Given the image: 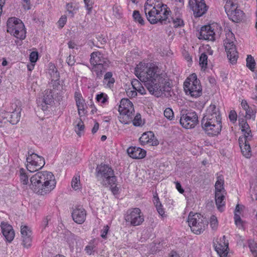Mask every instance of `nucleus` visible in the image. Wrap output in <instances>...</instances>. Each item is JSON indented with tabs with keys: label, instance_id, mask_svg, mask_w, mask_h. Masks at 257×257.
<instances>
[{
	"label": "nucleus",
	"instance_id": "nucleus-1",
	"mask_svg": "<svg viewBox=\"0 0 257 257\" xmlns=\"http://www.w3.org/2000/svg\"><path fill=\"white\" fill-rule=\"evenodd\" d=\"M139 69V67L137 68ZM137 73L139 71L136 69ZM138 78L144 84L150 93L159 97L164 92L169 91L170 83L168 81L166 74L161 72L158 67L155 65H151L147 71H140Z\"/></svg>",
	"mask_w": 257,
	"mask_h": 257
},
{
	"label": "nucleus",
	"instance_id": "nucleus-2",
	"mask_svg": "<svg viewBox=\"0 0 257 257\" xmlns=\"http://www.w3.org/2000/svg\"><path fill=\"white\" fill-rule=\"evenodd\" d=\"M144 11L148 20L152 24L158 22L166 24L171 13L167 6L159 0H147L144 6Z\"/></svg>",
	"mask_w": 257,
	"mask_h": 257
},
{
	"label": "nucleus",
	"instance_id": "nucleus-3",
	"mask_svg": "<svg viewBox=\"0 0 257 257\" xmlns=\"http://www.w3.org/2000/svg\"><path fill=\"white\" fill-rule=\"evenodd\" d=\"M30 188L39 194L44 195L50 193L56 187L55 176L50 172H39L30 179Z\"/></svg>",
	"mask_w": 257,
	"mask_h": 257
},
{
	"label": "nucleus",
	"instance_id": "nucleus-4",
	"mask_svg": "<svg viewBox=\"0 0 257 257\" xmlns=\"http://www.w3.org/2000/svg\"><path fill=\"white\" fill-rule=\"evenodd\" d=\"M90 63L92 66L91 71L95 73L98 78L100 79L109 67L110 62L99 51H95L91 54Z\"/></svg>",
	"mask_w": 257,
	"mask_h": 257
},
{
	"label": "nucleus",
	"instance_id": "nucleus-5",
	"mask_svg": "<svg viewBox=\"0 0 257 257\" xmlns=\"http://www.w3.org/2000/svg\"><path fill=\"white\" fill-rule=\"evenodd\" d=\"M7 32L17 39L24 40L26 38V31L22 21L16 18H9L7 23Z\"/></svg>",
	"mask_w": 257,
	"mask_h": 257
},
{
	"label": "nucleus",
	"instance_id": "nucleus-6",
	"mask_svg": "<svg viewBox=\"0 0 257 257\" xmlns=\"http://www.w3.org/2000/svg\"><path fill=\"white\" fill-rule=\"evenodd\" d=\"M188 225L192 232L200 234L208 226V222L200 214L190 212L188 217Z\"/></svg>",
	"mask_w": 257,
	"mask_h": 257
},
{
	"label": "nucleus",
	"instance_id": "nucleus-7",
	"mask_svg": "<svg viewBox=\"0 0 257 257\" xmlns=\"http://www.w3.org/2000/svg\"><path fill=\"white\" fill-rule=\"evenodd\" d=\"M118 111L120 113L119 120L121 123L127 124L132 121L135 111L133 104L129 99L123 98L121 100Z\"/></svg>",
	"mask_w": 257,
	"mask_h": 257
},
{
	"label": "nucleus",
	"instance_id": "nucleus-8",
	"mask_svg": "<svg viewBox=\"0 0 257 257\" xmlns=\"http://www.w3.org/2000/svg\"><path fill=\"white\" fill-rule=\"evenodd\" d=\"M96 177L102 180L104 185H109L111 187L115 185L116 181L113 171L108 165L101 164L96 169Z\"/></svg>",
	"mask_w": 257,
	"mask_h": 257
},
{
	"label": "nucleus",
	"instance_id": "nucleus-9",
	"mask_svg": "<svg viewBox=\"0 0 257 257\" xmlns=\"http://www.w3.org/2000/svg\"><path fill=\"white\" fill-rule=\"evenodd\" d=\"M184 89L185 92L192 97H197L201 95V86L195 74H192L185 80L184 83Z\"/></svg>",
	"mask_w": 257,
	"mask_h": 257
},
{
	"label": "nucleus",
	"instance_id": "nucleus-10",
	"mask_svg": "<svg viewBox=\"0 0 257 257\" xmlns=\"http://www.w3.org/2000/svg\"><path fill=\"white\" fill-rule=\"evenodd\" d=\"M226 38L224 40V46L227 55L230 63H236L238 58V53L234 45L235 37L234 34L230 31L226 33Z\"/></svg>",
	"mask_w": 257,
	"mask_h": 257
},
{
	"label": "nucleus",
	"instance_id": "nucleus-11",
	"mask_svg": "<svg viewBox=\"0 0 257 257\" xmlns=\"http://www.w3.org/2000/svg\"><path fill=\"white\" fill-rule=\"evenodd\" d=\"M224 9L229 19L233 22L238 23L243 20L244 13L240 9H237V5L232 0H227Z\"/></svg>",
	"mask_w": 257,
	"mask_h": 257
},
{
	"label": "nucleus",
	"instance_id": "nucleus-12",
	"mask_svg": "<svg viewBox=\"0 0 257 257\" xmlns=\"http://www.w3.org/2000/svg\"><path fill=\"white\" fill-rule=\"evenodd\" d=\"M202 128L205 133L209 136H216L221 130V121L202 118L201 120Z\"/></svg>",
	"mask_w": 257,
	"mask_h": 257
},
{
	"label": "nucleus",
	"instance_id": "nucleus-13",
	"mask_svg": "<svg viewBox=\"0 0 257 257\" xmlns=\"http://www.w3.org/2000/svg\"><path fill=\"white\" fill-rule=\"evenodd\" d=\"M180 123L186 129L193 128L198 123V115L194 111L186 112L182 110L180 113Z\"/></svg>",
	"mask_w": 257,
	"mask_h": 257
},
{
	"label": "nucleus",
	"instance_id": "nucleus-14",
	"mask_svg": "<svg viewBox=\"0 0 257 257\" xmlns=\"http://www.w3.org/2000/svg\"><path fill=\"white\" fill-rule=\"evenodd\" d=\"M27 169L30 172H34L41 169L45 165L44 159L37 154L28 152L27 157Z\"/></svg>",
	"mask_w": 257,
	"mask_h": 257
},
{
	"label": "nucleus",
	"instance_id": "nucleus-15",
	"mask_svg": "<svg viewBox=\"0 0 257 257\" xmlns=\"http://www.w3.org/2000/svg\"><path fill=\"white\" fill-rule=\"evenodd\" d=\"M124 218L126 222H128L131 225L134 226L140 225L144 221V215L138 208L128 210Z\"/></svg>",
	"mask_w": 257,
	"mask_h": 257
},
{
	"label": "nucleus",
	"instance_id": "nucleus-16",
	"mask_svg": "<svg viewBox=\"0 0 257 257\" xmlns=\"http://www.w3.org/2000/svg\"><path fill=\"white\" fill-rule=\"evenodd\" d=\"M218 26L217 24H212L201 28L198 38L209 41H214L216 33H219Z\"/></svg>",
	"mask_w": 257,
	"mask_h": 257
},
{
	"label": "nucleus",
	"instance_id": "nucleus-17",
	"mask_svg": "<svg viewBox=\"0 0 257 257\" xmlns=\"http://www.w3.org/2000/svg\"><path fill=\"white\" fill-rule=\"evenodd\" d=\"M189 6L196 17H200L207 11L204 0H189Z\"/></svg>",
	"mask_w": 257,
	"mask_h": 257
},
{
	"label": "nucleus",
	"instance_id": "nucleus-18",
	"mask_svg": "<svg viewBox=\"0 0 257 257\" xmlns=\"http://www.w3.org/2000/svg\"><path fill=\"white\" fill-rule=\"evenodd\" d=\"M54 92L52 90L47 89L43 93V97H40L38 99V104L41 107L42 109L45 110L47 108V105H50L53 102V95Z\"/></svg>",
	"mask_w": 257,
	"mask_h": 257
},
{
	"label": "nucleus",
	"instance_id": "nucleus-19",
	"mask_svg": "<svg viewBox=\"0 0 257 257\" xmlns=\"http://www.w3.org/2000/svg\"><path fill=\"white\" fill-rule=\"evenodd\" d=\"M215 250L220 257H226L228 253V242L226 241L225 236L224 235L220 238L219 241L214 243Z\"/></svg>",
	"mask_w": 257,
	"mask_h": 257
},
{
	"label": "nucleus",
	"instance_id": "nucleus-20",
	"mask_svg": "<svg viewBox=\"0 0 257 257\" xmlns=\"http://www.w3.org/2000/svg\"><path fill=\"white\" fill-rule=\"evenodd\" d=\"M203 118L210 120L214 119H216V120H221V116L219 108L214 104L210 105L209 106L207 107L206 113Z\"/></svg>",
	"mask_w": 257,
	"mask_h": 257
},
{
	"label": "nucleus",
	"instance_id": "nucleus-21",
	"mask_svg": "<svg viewBox=\"0 0 257 257\" xmlns=\"http://www.w3.org/2000/svg\"><path fill=\"white\" fill-rule=\"evenodd\" d=\"M178 8L174 10V14L171 16L170 13L169 19L167 20V23H171V20L174 28H180L184 25V21L182 18L181 14Z\"/></svg>",
	"mask_w": 257,
	"mask_h": 257
},
{
	"label": "nucleus",
	"instance_id": "nucleus-22",
	"mask_svg": "<svg viewBox=\"0 0 257 257\" xmlns=\"http://www.w3.org/2000/svg\"><path fill=\"white\" fill-rule=\"evenodd\" d=\"M86 213L82 207H76L72 213L73 220L78 224H82L85 220Z\"/></svg>",
	"mask_w": 257,
	"mask_h": 257
},
{
	"label": "nucleus",
	"instance_id": "nucleus-23",
	"mask_svg": "<svg viewBox=\"0 0 257 257\" xmlns=\"http://www.w3.org/2000/svg\"><path fill=\"white\" fill-rule=\"evenodd\" d=\"M251 140L245 139L244 137H239L238 143L242 155L246 158H249L251 156V148L248 143Z\"/></svg>",
	"mask_w": 257,
	"mask_h": 257
},
{
	"label": "nucleus",
	"instance_id": "nucleus-24",
	"mask_svg": "<svg viewBox=\"0 0 257 257\" xmlns=\"http://www.w3.org/2000/svg\"><path fill=\"white\" fill-rule=\"evenodd\" d=\"M140 141L143 145L150 144L151 146H156L159 144L158 141L154 139V135L152 132L144 133L140 137Z\"/></svg>",
	"mask_w": 257,
	"mask_h": 257
},
{
	"label": "nucleus",
	"instance_id": "nucleus-25",
	"mask_svg": "<svg viewBox=\"0 0 257 257\" xmlns=\"http://www.w3.org/2000/svg\"><path fill=\"white\" fill-rule=\"evenodd\" d=\"M2 232L6 239L9 242H11L14 238L15 232L13 227L5 222H2L1 224Z\"/></svg>",
	"mask_w": 257,
	"mask_h": 257
},
{
	"label": "nucleus",
	"instance_id": "nucleus-26",
	"mask_svg": "<svg viewBox=\"0 0 257 257\" xmlns=\"http://www.w3.org/2000/svg\"><path fill=\"white\" fill-rule=\"evenodd\" d=\"M21 232L24 246L26 247H29L31 246L32 241L31 230L28 226L24 225L21 226Z\"/></svg>",
	"mask_w": 257,
	"mask_h": 257
},
{
	"label": "nucleus",
	"instance_id": "nucleus-27",
	"mask_svg": "<svg viewBox=\"0 0 257 257\" xmlns=\"http://www.w3.org/2000/svg\"><path fill=\"white\" fill-rule=\"evenodd\" d=\"M128 155L133 159H140L144 158L146 155V152L139 147H130L127 150Z\"/></svg>",
	"mask_w": 257,
	"mask_h": 257
},
{
	"label": "nucleus",
	"instance_id": "nucleus-28",
	"mask_svg": "<svg viewBox=\"0 0 257 257\" xmlns=\"http://www.w3.org/2000/svg\"><path fill=\"white\" fill-rule=\"evenodd\" d=\"M74 97L76 104L78 109V114L80 116H83L86 112L85 108V101L79 92H76L75 93Z\"/></svg>",
	"mask_w": 257,
	"mask_h": 257
},
{
	"label": "nucleus",
	"instance_id": "nucleus-29",
	"mask_svg": "<svg viewBox=\"0 0 257 257\" xmlns=\"http://www.w3.org/2000/svg\"><path fill=\"white\" fill-rule=\"evenodd\" d=\"M239 126L241 132L243 133V136L246 139L251 140L252 136L248 124L246 121L242 120L239 122Z\"/></svg>",
	"mask_w": 257,
	"mask_h": 257
},
{
	"label": "nucleus",
	"instance_id": "nucleus-30",
	"mask_svg": "<svg viewBox=\"0 0 257 257\" xmlns=\"http://www.w3.org/2000/svg\"><path fill=\"white\" fill-rule=\"evenodd\" d=\"M14 110L11 113L10 119L9 121L12 124H17L20 120L21 108L18 107L16 104L14 105Z\"/></svg>",
	"mask_w": 257,
	"mask_h": 257
},
{
	"label": "nucleus",
	"instance_id": "nucleus-31",
	"mask_svg": "<svg viewBox=\"0 0 257 257\" xmlns=\"http://www.w3.org/2000/svg\"><path fill=\"white\" fill-rule=\"evenodd\" d=\"M224 192L217 191L215 192V202L216 205L219 210L222 211L221 208L224 206L225 202L224 201L225 196L223 194Z\"/></svg>",
	"mask_w": 257,
	"mask_h": 257
},
{
	"label": "nucleus",
	"instance_id": "nucleus-32",
	"mask_svg": "<svg viewBox=\"0 0 257 257\" xmlns=\"http://www.w3.org/2000/svg\"><path fill=\"white\" fill-rule=\"evenodd\" d=\"M51 84H52L53 89L51 90H52L53 92H54V94L61 96L64 93V89L63 86L60 84L58 79L51 80Z\"/></svg>",
	"mask_w": 257,
	"mask_h": 257
},
{
	"label": "nucleus",
	"instance_id": "nucleus-33",
	"mask_svg": "<svg viewBox=\"0 0 257 257\" xmlns=\"http://www.w3.org/2000/svg\"><path fill=\"white\" fill-rule=\"evenodd\" d=\"M114 82L115 80L112 77V73L111 72H106L104 76L103 83L107 87L111 88L113 86Z\"/></svg>",
	"mask_w": 257,
	"mask_h": 257
},
{
	"label": "nucleus",
	"instance_id": "nucleus-34",
	"mask_svg": "<svg viewBox=\"0 0 257 257\" xmlns=\"http://www.w3.org/2000/svg\"><path fill=\"white\" fill-rule=\"evenodd\" d=\"M133 89H135L141 95L146 94V90L141 83L137 79H134L131 82Z\"/></svg>",
	"mask_w": 257,
	"mask_h": 257
},
{
	"label": "nucleus",
	"instance_id": "nucleus-35",
	"mask_svg": "<svg viewBox=\"0 0 257 257\" xmlns=\"http://www.w3.org/2000/svg\"><path fill=\"white\" fill-rule=\"evenodd\" d=\"M96 245L94 239L91 240L84 248L86 253L89 255L94 254L96 250Z\"/></svg>",
	"mask_w": 257,
	"mask_h": 257
},
{
	"label": "nucleus",
	"instance_id": "nucleus-36",
	"mask_svg": "<svg viewBox=\"0 0 257 257\" xmlns=\"http://www.w3.org/2000/svg\"><path fill=\"white\" fill-rule=\"evenodd\" d=\"M224 184V178L222 175H220L217 177V181L215 184V192L219 191L221 192H224V189L223 187Z\"/></svg>",
	"mask_w": 257,
	"mask_h": 257
},
{
	"label": "nucleus",
	"instance_id": "nucleus-37",
	"mask_svg": "<svg viewBox=\"0 0 257 257\" xmlns=\"http://www.w3.org/2000/svg\"><path fill=\"white\" fill-rule=\"evenodd\" d=\"M19 175L21 182L24 185H27L29 179L27 171L23 168H21L19 170Z\"/></svg>",
	"mask_w": 257,
	"mask_h": 257
},
{
	"label": "nucleus",
	"instance_id": "nucleus-38",
	"mask_svg": "<svg viewBox=\"0 0 257 257\" xmlns=\"http://www.w3.org/2000/svg\"><path fill=\"white\" fill-rule=\"evenodd\" d=\"M66 10L68 13L71 15L72 17H73L74 14L76 13L78 7L77 5L75 3H68L66 5Z\"/></svg>",
	"mask_w": 257,
	"mask_h": 257
},
{
	"label": "nucleus",
	"instance_id": "nucleus-39",
	"mask_svg": "<svg viewBox=\"0 0 257 257\" xmlns=\"http://www.w3.org/2000/svg\"><path fill=\"white\" fill-rule=\"evenodd\" d=\"M71 186L75 190H77L81 188L79 176L76 175L73 177L71 181Z\"/></svg>",
	"mask_w": 257,
	"mask_h": 257
},
{
	"label": "nucleus",
	"instance_id": "nucleus-40",
	"mask_svg": "<svg viewBox=\"0 0 257 257\" xmlns=\"http://www.w3.org/2000/svg\"><path fill=\"white\" fill-rule=\"evenodd\" d=\"M248 246L253 256L257 257V243L253 240H249Z\"/></svg>",
	"mask_w": 257,
	"mask_h": 257
},
{
	"label": "nucleus",
	"instance_id": "nucleus-41",
	"mask_svg": "<svg viewBox=\"0 0 257 257\" xmlns=\"http://www.w3.org/2000/svg\"><path fill=\"white\" fill-rule=\"evenodd\" d=\"M245 117L247 119L254 118L255 113H256V109L254 106L249 107L248 109L245 110Z\"/></svg>",
	"mask_w": 257,
	"mask_h": 257
},
{
	"label": "nucleus",
	"instance_id": "nucleus-42",
	"mask_svg": "<svg viewBox=\"0 0 257 257\" xmlns=\"http://www.w3.org/2000/svg\"><path fill=\"white\" fill-rule=\"evenodd\" d=\"M133 18L136 22L139 23L141 25H144L145 23L139 11H134L133 14Z\"/></svg>",
	"mask_w": 257,
	"mask_h": 257
},
{
	"label": "nucleus",
	"instance_id": "nucleus-43",
	"mask_svg": "<svg viewBox=\"0 0 257 257\" xmlns=\"http://www.w3.org/2000/svg\"><path fill=\"white\" fill-rule=\"evenodd\" d=\"M246 66L251 71H254L255 61L251 55H248L246 58Z\"/></svg>",
	"mask_w": 257,
	"mask_h": 257
},
{
	"label": "nucleus",
	"instance_id": "nucleus-44",
	"mask_svg": "<svg viewBox=\"0 0 257 257\" xmlns=\"http://www.w3.org/2000/svg\"><path fill=\"white\" fill-rule=\"evenodd\" d=\"M207 55L205 53H202L200 56L199 64L202 68H206L207 65Z\"/></svg>",
	"mask_w": 257,
	"mask_h": 257
},
{
	"label": "nucleus",
	"instance_id": "nucleus-45",
	"mask_svg": "<svg viewBox=\"0 0 257 257\" xmlns=\"http://www.w3.org/2000/svg\"><path fill=\"white\" fill-rule=\"evenodd\" d=\"M164 115L169 120H172L174 118V114L171 108H166L164 111Z\"/></svg>",
	"mask_w": 257,
	"mask_h": 257
},
{
	"label": "nucleus",
	"instance_id": "nucleus-46",
	"mask_svg": "<svg viewBox=\"0 0 257 257\" xmlns=\"http://www.w3.org/2000/svg\"><path fill=\"white\" fill-rule=\"evenodd\" d=\"M96 99L98 102H100L102 104H104L107 101L108 96L106 94L101 93L97 95Z\"/></svg>",
	"mask_w": 257,
	"mask_h": 257
},
{
	"label": "nucleus",
	"instance_id": "nucleus-47",
	"mask_svg": "<svg viewBox=\"0 0 257 257\" xmlns=\"http://www.w3.org/2000/svg\"><path fill=\"white\" fill-rule=\"evenodd\" d=\"M210 225L213 230H216L218 226L217 217L214 215L211 216L210 219Z\"/></svg>",
	"mask_w": 257,
	"mask_h": 257
},
{
	"label": "nucleus",
	"instance_id": "nucleus-48",
	"mask_svg": "<svg viewBox=\"0 0 257 257\" xmlns=\"http://www.w3.org/2000/svg\"><path fill=\"white\" fill-rule=\"evenodd\" d=\"M84 129V123L81 119H79L75 127V132L78 135L80 136L81 132L83 131Z\"/></svg>",
	"mask_w": 257,
	"mask_h": 257
},
{
	"label": "nucleus",
	"instance_id": "nucleus-49",
	"mask_svg": "<svg viewBox=\"0 0 257 257\" xmlns=\"http://www.w3.org/2000/svg\"><path fill=\"white\" fill-rule=\"evenodd\" d=\"M52 80L58 79L59 77V73L58 72L56 68L53 67L49 71Z\"/></svg>",
	"mask_w": 257,
	"mask_h": 257
},
{
	"label": "nucleus",
	"instance_id": "nucleus-50",
	"mask_svg": "<svg viewBox=\"0 0 257 257\" xmlns=\"http://www.w3.org/2000/svg\"><path fill=\"white\" fill-rule=\"evenodd\" d=\"M132 121L133 122V124L135 126H140L142 124V119L141 116L140 114H137L134 119Z\"/></svg>",
	"mask_w": 257,
	"mask_h": 257
},
{
	"label": "nucleus",
	"instance_id": "nucleus-51",
	"mask_svg": "<svg viewBox=\"0 0 257 257\" xmlns=\"http://www.w3.org/2000/svg\"><path fill=\"white\" fill-rule=\"evenodd\" d=\"M66 22L67 17L65 15L62 16L57 22L59 27L62 28L65 25Z\"/></svg>",
	"mask_w": 257,
	"mask_h": 257
},
{
	"label": "nucleus",
	"instance_id": "nucleus-52",
	"mask_svg": "<svg viewBox=\"0 0 257 257\" xmlns=\"http://www.w3.org/2000/svg\"><path fill=\"white\" fill-rule=\"evenodd\" d=\"M38 58V53L37 52H32L30 55V60L32 63H35Z\"/></svg>",
	"mask_w": 257,
	"mask_h": 257
},
{
	"label": "nucleus",
	"instance_id": "nucleus-53",
	"mask_svg": "<svg viewBox=\"0 0 257 257\" xmlns=\"http://www.w3.org/2000/svg\"><path fill=\"white\" fill-rule=\"evenodd\" d=\"M229 118L231 121L234 122L236 120L237 114L235 111H230L229 114Z\"/></svg>",
	"mask_w": 257,
	"mask_h": 257
},
{
	"label": "nucleus",
	"instance_id": "nucleus-54",
	"mask_svg": "<svg viewBox=\"0 0 257 257\" xmlns=\"http://www.w3.org/2000/svg\"><path fill=\"white\" fill-rule=\"evenodd\" d=\"M126 93L129 97H135L137 95V92L135 89L130 90L128 89L126 91Z\"/></svg>",
	"mask_w": 257,
	"mask_h": 257
},
{
	"label": "nucleus",
	"instance_id": "nucleus-55",
	"mask_svg": "<svg viewBox=\"0 0 257 257\" xmlns=\"http://www.w3.org/2000/svg\"><path fill=\"white\" fill-rule=\"evenodd\" d=\"M156 207L157 208V210L159 214L160 215L163 216L165 213V211H164L163 208H162V204H158V205H157V206H156Z\"/></svg>",
	"mask_w": 257,
	"mask_h": 257
},
{
	"label": "nucleus",
	"instance_id": "nucleus-56",
	"mask_svg": "<svg viewBox=\"0 0 257 257\" xmlns=\"http://www.w3.org/2000/svg\"><path fill=\"white\" fill-rule=\"evenodd\" d=\"M108 229H109V227L108 226V225H106V226H104L103 229L101 231V236L102 238H105L106 237V235L108 232Z\"/></svg>",
	"mask_w": 257,
	"mask_h": 257
},
{
	"label": "nucleus",
	"instance_id": "nucleus-57",
	"mask_svg": "<svg viewBox=\"0 0 257 257\" xmlns=\"http://www.w3.org/2000/svg\"><path fill=\"white\" fill-rule=\"evenodd\" d=\"M151 65H154V64H150L149 66H147L146 67V70H145V69H144V67H143V68H142L141 67V66H139V65H138L137 67L135 69V74H136V76L138 77V75H137V70H136L137 69H138L137 68L139 67V69H138L139 71H138V73L139 74L140 71H144L145 72L147 71V69Z\"/></svg>",
	"mask_w": 257,
	"mask_h": 257
},
{
	"label": "nucleus",
	"instance_id": "nucleus-58",
	"mask_svg": "<svg viewBox=\"0 0 257 257\" xmlns=\"http://www.w3.org/2000/svg\"><path fill=\"white\" fill-rule=\"evenodd\" d=\"M153 201H154V204H155V206H157V205H158V204H161L159 201V198L158 196V194L157 193H155L154 194Z\"/></svg>",
	"mask_w": 257,
	"mask_h": 257
},
{
	"label": "nucleus",
	"instance_id": "nucleus-59",
	"mask_svg": "<svg viewBox=\"0 0 257 257\" xmlns=\"http://www.w3.org/2000/svg\"><path fill=\"white\" fill-rule=\"evenodd\" d=\"M176 189L178 190V191L180 193H184V189L182 188L181 187V185L180 184V183L177 182L176 183Z\"/></svg>",
	"mask_w": 257,
	"mask_h": 257
},
{
	"label": "nucleus",
	"instance_id": "nucleus-60",
	"mask_svg": "<svg viewBox=\"0 0 257 257\" xmlns=\"http://www.w3.org/2000/svg\"><path fill=\"white\" fill-rule=\"evenodd\" d=\"M66 61H67V63H68V64L69 66H72L74 64V61L73 58H72L71 56H69L67 58Z\"/></svg>",
	"mask_w": 257,
	"mask_h": 257
},
{
	"label": "nucleus",
	"instance_id": "nucleus-61",
	"mask_svg": "<svg viewBox=\"0 0 257 257\" xmlns=\"http://www.w3.org/2000/svg\"><path fill=\"white\" fill-rule=\"evenodd\" d=\"M244 208L243 206H240L239 204H237L235 207V209L234 211V213L240 214V210H242Z\"/></svg>",
	"mask_w": 257,
	"mask_h": 257
},
{
	"label": "nucleus",
	"instance_id": "nucleus-62",
	"mask_svg": "<svg viewBox=\"0 0 257 257\" xmlns=\"http://www.w3.org/2000/svg\"><path fill=\"white\" fill-rule=\"evenodd\" d=\"M168 257H180V255L176 251L172 250L169 253Z\"/></svg>",
	"mask_w": 257,
	"mask_h": 257
},
{
	"label": "nucleus",
	"instance_id": "nucleus-63",
	"mask_svg": "<svg viewBox=\"0 0 257 257\" xmlns=\"http://www.w3.org/2000/svg\"><path fill=\"white\" fill-rule=\"evenodd\" d=\"M241 105L244 110H245L247 109H248V108L250 107L249 106L246 101H242Z\"/></svg>",
	"mask_w": 257,
	"mask_h": 257
},
{
	"label": "nucleus",
	"instance_id": "nucleus-64",
	"mask_svg": "<svg viewBox=\"0 0 257 257\" xmlns=\"http://www.w3.org/2000/svg\"><path fill=\"white\" fill-rule=\"evenodd\" d=\"M98 128H99V123L98 122H96L94 124V125L92 129V133L93 134L95 133L98 131Z\"/></svg>",
	"mask_w": 257,
	"mask_h": 257
}]
</instances>
